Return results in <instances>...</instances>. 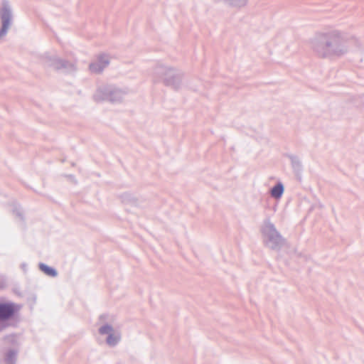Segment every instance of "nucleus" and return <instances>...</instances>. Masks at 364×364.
<instances>
[{
	"instance_id": "1",
	"label": "nucleus",
	"mask_w": 364,
	"mask_h": 364,
	"mask_svg": "<svg viewBox=\"0 0 364 364\" xmlns=\"http://www.w3.org/2000/svg\"><path fill=\"white\" fill-rule=\"evenodd\" d=\"M310 44L313 52L321 58H339L349 50L348 41L338 31L316 33Z\"/></svg>"
},
{
	"instance_id": "2",
	"label": "nucleus",
	"mask_w": 364,
	"mask_h": 364,
	"mask_svg": "<svg viewBox=\"0 0 364 364\" xmlns=\"http://www.w3.org/2000/svg\"><path fill=\"white\" fill-rule=\"evenodd\" d=\"M183 73L173 67L159 63L154 68L153 77L156 82L162 81L164 85L177 90L181 86Z\"/></svg>"
},
{
	"instance_id": "3",
	"label": "nucleus",
	"mask_w": 364,
	"mask_h": 364,
	"mask_svg": "<svg viewBox=\"0 0 364 364\" xmlns=\"http://www.w3.org/2000/svg\"><path fill=\"white\" fill-rule=\"evenodd\" d=\"M21 308L12 301H0V332L15 325Z\"/></svg>"
},
{
	"instance_id": "4",
	"label": "nucleus",
	"mask_w": 364,
	"mask_h": 364,
	"mask_svg": "<svg viewBox=\"0 0 364 364\" xmlns=\"http://www.w3.org/2000/svg\"><path fill=\"white\" fill-rule=\"evenodd\" d=\"M262 232L264 236V244L269 248L279 251L284 245V238L269 220L265 221L262 228Z\"/></svg>"
},
{
	"instance_id": "5",
	"label": "nucleus",
	"mask_w": 364,
	"mask_h": 364,
	"mask_svg": "<svg viewBox=\"0 0 364 364\" xmlns=\"http://www.w3.org/2000/svg\"><path fill=\"white\" fill-rule=\"evenodd\" d=\"M125 95V92L115 87L108 85L100 87L94 95L95 101H109L112 103L120 102Z\"/></svg>"
},
{
	"instance_id": "6",
	"label": "nucleus",
	"mask_w": 364,
	"mask_h": 364,
	"mask_svg": "<svg viewBox=\"0 0 364 364\" xmlns=\"http://www.w3.org/2000/svg\"><path fill=\"white\" fill-rule=\"evenodd\" d=\"M43 59L46 65L51 67L56 70H60L66 73H72L75 70V65L74 63L62 59L55 55L45 53L43 56Z\"/></svg>"
},
{
	"instance_id": "7",
	"label": "nucleus",
	"mask_w": 364,
	"mask_h": 364,
	"mask_svg": "<svg viewBox=\"0 0 364 364\" xmlns=\"http://www.w3.org/2000/svg\"><path fill=\"white\" fill-rule=\"evenodd\" d=\"M13 14L11 7L7 0H3L0 8V38L6 35L12 24Z\"/></svg>"
},
{
	"instance_id": "8",
	"label": "nucleus",
	"mask_w": 364,
	"mask_h": 364,
	"mask_svg": "<svg viewBox=\"0 0 364 364\" xmlns=\"http://www.w3.org/2000/svg\"><path fill=\"white\" fill-rule=\"evenodd\" d=\"M109 64V59L105 53L100 54L96 62L90 64V70L92 73H100Z\"/></svg>"
},
{
	"instance_id": "9",
	"label": "nucleus",
	"mask_w": 364,
	"mask_h": 364,
	"mask_svg": "<svg viewBox=\"0 0 364 364\" xmlns=\"http://www.w3.org/2000/svg\"><path fill=\"white\" fill-rule=\"evenodd\" d=\"M284 191V187L282 182H277L269 191L271 196L275 199H279Z\"/></svg>"
},
{
	"instance_id": "10",
	"label": "nucleus",
	"mask_w": 364,
	"mask_h": 364,
	"mask_svg": "<svg viewBox=\"0 0 364 364\" xmlns=\"http://www.w3.org/2000/svg\"><path fill=\"white\" fill-rule=\"evenodd\" d=\"M216 2H222L225 5L232 8H242L245 6L248 0H215Z\"/></svg>"
},
{
	"instance_id": "11",
	"label": "nucleus",
	"mask_w": 364,
	"mask_h": 364,
	"mask_svg": "<svg viewBox=\"0 0 364 364\" xmlns=\"http://www.w3.org/2000/svg\"><path fill=\"white\" fill-rule=\"evenodd\" d=\"M291 164L292 168L296 174H300L302 171V164L298 156L294 155L288 156Z\"/></svg>"
},
{
	"instance_id": "12",
	"label": "nucleus",
	"mask_w": 364,
	"mask_h": 364,
	"mask_svg": "<svg viewBox=\"0 0 364 364\" xmlns=\"http://www.w3.org/2000/svg\"><path fill=\"white\" fill-rule=\"evenodd\" d=\"M38 268L42 272L49 277H55L58 276L57 270L55 268L47 265L46 264L40 262L38 264Z\"/></svg>"
},
{
	"instance_id": "13",
	"label": "nucleus",
	"mask_w": 364,
	"mask_h": 364,
	"mask_svg": "<svg viewBox=\"0 0 364 364\" xmlns=\"http://www.w3.org/2000/svg\"><path fill=\"white\" fill-rule=\"evenodd\" d=\"M17 350L9 349L5 355L4 360L6 364H16Z\"/></svg>"
},
{
	"instance_id": "14",
	"label": "nucleus",
	"mask_w": 364,
	"mask_h": 364,
	"mask_svg": "<svg viewBox=\"0 0 364 364\" xmlns=\"http://www.w3.org/2000/svg\"><path fill=\"white\" fill-rule=\"evenodd\" d=\"M119 340L120 337L119 336L114 333H109L106 339V343L108 346L114 347L119 343Z\"/></svg>"
},
{
	"instance_id": "15",
	"label": "nucleus",
	"mask_w": 364,
	"mask_h": 364,
	"mask_svg": "<svg viewBox=\"0 0 364 364\" xmlns=\"http://www.w3.org/2000/svg\"><path fill=\"white\" fill-rule=\"evenodd\" d=\"M121 198L124 203H135L136 201V197L131 193H124L121 196Z\"/></svg>"
},
{
	"instance_id": "16",
	"label": "nucleus",
	"mask_w": 364,
	"mask_h": 364,
	"mask_svg": "<svg viewBox=\"0 0 364 364\" xmlns=\"http://www.w3.org/2000/svg\"><path fill=\"white\" fill-rule=\"evenodd\" d=\"M113 328L110 324L105 323V325L102 326L99 328V333L101 335H105L107 334L108 336L109 333H112Z\"/></svg>"
},
{
	"instance_id": "17",
	"label": "nucleus",
	"mask_w": 364,
	"mask_h": 364,
	"mask_svg": "<svg viewBox=\"0 0 364 364\" xmlns=\"http://www.w3.org/2000/svg\"><path fill=\"white\" fill-rule=\"evenodd\" d=\"M13 213L20 218V220H23V210L19 206H15L13 209Z\"/></svg>"
},
{
	"instance_id": "18",
	"label": "nucleus",
	"mask_w": 364,
	"mask_h": 364,
	"mask_svg": "<svg viewBox=\"0 0 364 364\" xmlns=\"http://www.w3.org/2000/svg\"><path fill=\"white\" fill-rule=\"evenodd\" d=\"M21 267L24 272H26L27 264L26 263H22Z\"/></svg>"
}]
</instances>
